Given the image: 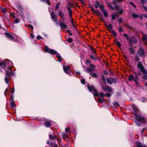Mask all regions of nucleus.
Returning <instances> with one entry per match:
<instances>
[{"label": "nucleus", "instance_id": "19", "mask_svg": "<svg viewBox=\"0 0 147 147\" xmlns=\"http://www.w3.org/2000/svg\"><path fill=\"white\" fill-rule=\"evenodd\" d=\"M110 79L112 83L116 84L117 83V78H114L113 77H110Z\"/></svg>", "mask_w": 147, "mask_h": 147}, {"label": "nucleus", "instance_id": "21", "mask_svg": "<svg viewBox=\"0 0 147 147\" xmlns=\"http://www.w3.org/2000/svg\"><path fill=\"white\" fill-rule=\"evenodd\" d=\"M96 3L97 5H98L99 6V7L101 11H102L103 10H105V9H104V6L102 5H100L99 2L98 1H96Z\"/></svg>", "mask_w": 147, "mask_h": 147}, {"label": "nucleus", "instance_id": "20", "mask_svg": "<svg viewBox=\"0 0 147 147\" xmlns=\"http://www.w3.org/2000/svg\"><path fill=\"white\" fill-rule=\"evenodd\" d=\"M114 42L115 43H116L117 44L118 47L119 48V49H121V44L120 43L119 41H118V40L117 39L116 40H113Z\"/></svg>", "mask_w": 147, "mask_h": 147}, {"label": "nucleus", "instance_id": "42", "mask_svg": "<svg viewBox=\"0 0 147 147\" xmlns=\"http://www.w3.org/2000/svg\"><path fill=\"white\" fill-rule=\"evenodd\" d=\"M107 83L111 85L112 84V82H111V81L110 79V78H108L107 77Z\"/></svg>", "mask_w": 147, "mask_h": 147}, {"label": "nucleus", "instance_id": "40", "mask_svg": "<svg viewBox=\"0 0 147 147\" xmlns=\"http://www.w3.org/2000/svg\"><path fill=\"white\" fill-rule=\"evenodd\" d=\"M99 96L100 97H101L102 98H104V97L106 96V95L105 94H103V93L102 92H100V93L98 94V96Z\"/></svg>", "mask_w": 147, "mask_h": 147}, {"label": "nucleus", "instance_id": "54", "mask_svg": "<svg viewBox=\"0 0 147 147\" xmlns=\"http://www.w3.org/2000/svg\"><path fill=\"white\" fill-rule=\"evenodd\" d=\"M81 83L83 84H84L86 82V81L84 78H82L81 80Z\"/></svg>", "mask_w": 147, "mask_h": 147}, {"label": "nucleus", "instance_id": "49", "mask_svg": "<svg viewBox=\"0 0 147 147\" xmlns=\"http://www.w3.org/2000/svg\"><path fill=\"white\" fill-rule=\"evenodd\" d=\"M65 131L66 133H69L70 132V129L68 127H66L65 128Z\"/></svg>", "mask_w": 147, "mask_h": 147}, {"label": "nucleus", "instance_id": "53", "mask_svg": "<svg viewBox=\"0 0 147 147\" xmlns=\"http://www.w3.org/2000/svg\"><path fill=\"white\" fill-rule=\"evenodd\" d=\"M10 91L11 94H13L15 92L14 89L11 88H10Z\"/></svg>", "mask_w": 147, "mask_h": 147}, {"label": "nucleus", "instance_id": "3", "mask_svg": "<svg viewBox=\"0 0 147 147\" xmlns=\"http://www.w3.org/2000/svg\"><path fill=\"white\" fill-rule=\"evenodd\" d=\"M136 120L135 122L136 124L138 126H140L141 125V123H146V120L144 117H142V116L140 117L135 119Z\"/></svg>", "mask_w": 147, "mask_h": 147}, {"label": "nucleus", "instance_id": "11", "mask_svg": "<svg viewBox=\"0 0 147 147\" xmlns=\"http://www.w3.org/2000/svg\"><path fill=\"white\" fill-rule=\"evenodd\" d=\"M63 68L64 72L66 74L69 75L70 76H71V74L70 71V68L69 66H65L64 65H63Z\"/></svg>", "mask_w": 147, "mask_h": 147}, {"label": "nucleus", "instance_id": "4", "mask_svg": "<svg viewBox=\"0 0 147 147\" xmlns=\"http://www.w3.org/2000/svg\"><path fill=\"white\" fill-rule=\"evenodd\" d=\"M88 6L91 9L93 12L94 13H97L98 14V16L100 17V20L105 23V22L104 21L103 19L102 18V15L101 14V13H100L98 11H95L94 9V8L92 7L91 5H89Z\"/></svg>", "mask_w": 147, "mask_h": 147}, {"label": "nucleus", "instance_id": "31", "mask_svg": "<svg viewBox=\"0 0 147 147\" xmlns=\"http://www.w3.org/2000/svg\"><path fill=\"white\" fill-rule=\"evenodd\" d=\"M62 136L63 139L67 138V140H68V134H67L64 133L62 135Z\"/></svg>", "mask_w": 147, "mask_h": 147}, {"label": "nucleus", "instance_id": "61", "mask_svg": "<svg viewBox=\"0 0 147 147\" xmlns=\"http://www.w3.org/2000/svg\"><path fill=\"white\" fill-rule=\"evenodd\" d=\"M123 28L121 26L119 27V32H122L123 31Z\"/></svg>", "mask_w": 147, "mask_h": 147}, {"label": "nucleus", "instance_id": "24", "mask_svg": "<svg viewBox=\"0 0 147 147\" xmlns=\"http://www.w3.org/2000/svg\"><path fill=\"white\" fill-rule=\"evenodd\" d=\"M136 145L137 147H144L142 144L139 142H136Z\"/></svg>", "mask_w": 147, "mask_h": 147}, {"label": "nucleus", "instance_id": "28", "mask_svg": "<svg viewBox=\"0 0 147 147\" xmlns=\"http://www.w3.org/2000/svg\"><path fill=\"white\" fill-rule=\"evenodd\" d=\"M107 5L109 8L112 10H114V8L112 6V5L109 2L107 4Z\"/></svg>", "mask_w": 147, "mask_h": 147}, {"label": "nucleus", "instance_id": "36", "mask_svg": "<svg viewBox=\"0 0 147 147\" xmlns=\"http://www.w3.org/2000/svg\"><path fill=\"white\" fill-rule=\"evenodd\" d=\"M102 82L105 84L106 85V80L105 78V76L104 75H102Z\"/></svg>", "mask_w": 147, "mask_h": 147}, {"label": "nucleus", "instance_id": "8", "mask_svg": "<svg viewBox=\"0 0 147 147\" xmlns=\"http://www.w3.org/2000/svg\"><path fill=\"white\" fill-rule=\"evenodd\" d=\"M104 25L107 28L109 32L112 34L115 37L117 36V34L115 30H113L112 31H111V30H112L113 28V26L111 24H109L108 26L107 24L105 23Z\"/></svg>", "mask_w": 147, "mask_h": 147}, {"label": "nucleus", "instance_id": "60", "mask_svg": "<svg viewBox=\"0 0 147 147\" xmlns=\"http://www.w3.org/2000/svg\"><path fill=\"white\" fill-rule=\"evenodd\" d=\"M98 100L100 103H102V99L100 97L98 98Z\"/></svg>", "mask_w": 147, "mask_h": 147}, {"label": "nucleus", "instance_id": "39", "mask_svg": "<svg viewBox=\"0 0 147 147\" xmlns=\"http://www.w3.org/2000/svg\"><path fill=\"white\" fill-rule=\"evenodd\" d=\"M132 17L134 18H138L139 16L136 13H134L132 14Z\"/></svg>", "mask_w": 147, "mask_h": 147}, {"label": "nucleus", "instance_id": "46", "mask_svg": "<svg viewBox=\"0 0 147 147\" xmlns=\"http://www.w3.org/2000/svg\"><path fill=\"white\" fill-rule=\"evenodd\" d=\"M141 99L142 102L143 103L145 102L147 100L146 98L145 97L142 98Z\"/></svg>", "mask_w": 147, "mask_h": 147}, {"label": "nucleus", "instance_id": "15", "mask_svg": "<svg viewBox=\"0 0 147 147\" xmlns=\"http://www.w3.org/2000/svg\"><path fill=\"white\" fill-rule=\"evenodd\" d=\"M58 13L59 16L63 20H64L65 16L62 11H58Z\"/></svg>", "mask_w": 147, "mask_h": 147}, {"label": "nucleus", "instance_id": "51", "mask_svg": "<svg viewBox=\"0 0 147 147\" xmlns=\"http://www.w3.org/2000/svg\"><path fill=\"white\" fill-rule=\"evenodd\" d=\"M67 41L69 42L72 43L73 42V40L71 38H68Z\"/></svg>", "mask_w": 147, "mask_h": 147}, {"label": "nucleus", "instance_id": "33", "mask_svg": "<svg viewBox=\"0 0 147 147\" xmlns=\"http://www.w3.org/2000/svg\"><path fill=\"white\" fill-rule=\"evenodd\" d=\"M137 111H135L134 113H133L134 114V115L135 117V119L141 117L142 116L141 115H138L137 114Z\"/></svg>", "mask_w": 147, "mask_h": 147}, {"label": "nucleus", "instance_id": "62", "mask_svg": "<svg viewBox=\"0 0 147 147\" xmlns=\"http://www.w3.org/2000/svg\"><path fill=\"white\" fill-rule=\"evenodd\" d=\"M36 38L38 40H40L42 39V37L40 35H38L36 37Z\"/></svg>", "mask_w": 147, "mask_h": 147}, {"label": "nucleus", "instance_id": "50", "mask_svg": "<svg viewBox=\"0 0 147 147\" xmlns=\"http://www.w3.org/2000/svg\"><path fill=\"white\" fill-rule=\"evenodd\" d=\"M112 4L113 5L115 6L118 4L117 1L115 0L113 1H112Z\"/></svg>", "mask_w": 147, "mask_h": 147}, {"label": "nucleus", "instance_id": "23", "mask_svg": "<svg viewBox=\"0 0 147 147\" xmlns=\"http://www.w3.org/2000/svg\"><path fill=\"white\" fill-rule=\"evenodd\" d=\"M45 124L46 125L47 127H50L51 125V122L48 121H46Z\"/></svg>", "mask_w": 147, "mask_h": 147}, {"label": "nucleus", "instance_id": "9", "mask_svg": "<svg viewBox=\"0 0 147 147\" xmlns=\"http://www.w3.org/2000/svg\"><path fill=\"white\" fill-rule=\"evenodd\" d=\"M128 80L129 81L133 80L135 83H138L139 80L138 76H134L132 74H131L129 76Z\"/></svg>", "mask_w": 147, "mask_h": 147}, {"label": "nucleus", "instance_id": "5", "mask_svg": "<svg viewBox=\"0 0 147 147\" xmlns=\"http://www.w3.org/2000/svg\"><path fill=\"white\" fill-rule=\"evenodd\" d=\"M137 67L140 69L143 74H147V71L145 69L144 66L141 62H138Z\"/></svg>", "mask_w": 147, "mask_h": 147}, {"label": "nucleus", "instance_id": "2", "mask_svg": "<svg viewBox=\"0 0 147 147\" xmlns=\"http://www.w3.org/2000/svg\"><path fill=\"white\" fill-rule=\"evenodd\" d=\"M87 87L89 91L93 94L94 97L98 96V92L97 90L95 88L93 85L90 86L89 84L87 86Z\"/></svg>", "mask_w": 147, "mask_h": 147}, {"label": "nucleus", "instance_id": "56", "mask_svg": "<svg viewBox=\"0 0 147 147\" xmlns=\"http://www.w3.org/2000/svg\"><path fill=\"white\" fill-rule=\"evenodd\" d=\"M124 10L123 9H120L119 10L118 13L119 14L121 15L123 12Z\"/></svg>", "mask_w": 147, "mask_h": 147}, {"label": "nucleus", "instance_id": "26", "mask_svg": "<svg viewBox=\"0 0 147 147\" xmlns=\"http://www.w3.org/2000/svg\"><path fill=\"white\" fill-rule=\"evenodd\" d=\"M88 56L92 60H93L94 61H96L98 60L97 58L94 57V56H93L92 54H89Z\"/></svg>", "mask_w": 147, "mask_h": 147}, {"label": "nucleus", "instance_id": "30", "mask_svg": "<svg viewBox=\"0 0 147 147\" xmlns=\"http://www.w3.org/2000/svg\"><path fill=\"white\" fill-rule=\"evenodd\" d=\"M86 71L87 73L90 72L91 73V72H92L94 71V69L90 67L86 68Z\"/></svg>", "mask_w": 147, "mask_h": 147}, {"label": "nucleus", "instance_id": "6", "mask_svg": "<svg viewBox=\"0 0 147 147\" xmlns=\"http://www.w3.org/2000/svg\"><path fill=\"white\" fill-rule=\"evenodd\" d=\"M51 19L54 22H56L58 19V15L57 12L53 10L50 12Z\"/></svg>", "mask_w": 147, "mask_h": 147}, {"label": "nucleus", "instance_id": "16", "mask_svg": "<svg viewBox=\"0 0 147 147\" xmlns=\"http://www.w3.org/2000/svg\"><path fill=\"white\" fill-rule=\"evenodd\" d=\"M142 35H143V38L142 39V40L143 41H145L146 43V45H147V34L143 33Z\"/></svg>", "mask_w": 147, "mask_h": 147}, {"label": "nucleus", "instance_id": "52", "mask_svg": "<svg viewBox=\"0 0 147 147\" xmlns=\"http://www.w3.org/2000/svg\"><path fill=\"white\" fill-rule=\"evenodd\" d=\"M114 9H115L116 10H118L120 8L118 4L117 5H115L114 7Z\"/></svg>", "mask_w": 147, "mask_h": 147}, {"label": "nucleus", "instance_id": "17", "mask_svg": "<svg viewBox=\"0 0 147 147\" xmlns=\"http://www.w3.org/2000/svg\"><path fill=\"white\" fill-rule=\"evenodd\" d=\"M59 25L62 29L67 28V25L65 24L63 22L61 21L60 22Z\"/></svg>", "mask_w": 147, "mask_h": 147}, {"label": "nucleus", "instance_id": "1", "mask_svg": "<svg viewBox=\"0 0 147 147\" xmlns=\"http://www.w3.org/2000/svg\"><path fill=\"white\" fill-rule=\"evenodd\" d=\"M44 51L46 53H49L52 55L56 54V57L58 59V61L61 62V57L60 56L59 54L57 51L51 49L47 46H45Z\"/></svg>", "mask_w": 147, "mask_h": 147}, {"label": "nucleus", "instance_id": "37", "mask_svg": "<svg viewBox=\"0 0 147 147\" xmlns=\"http://www.w3.org/2000/svg\"><path fill=\"white\" fill-rule=\"evenodd\" d=\"M9 78L8 77H7V76H5L4 80L5 82L7 84H8L9 83Z\"/></svg>", "mask_w": 147, "mask_h": 147}, {"label": "nucleus", "instance_id": "55", "mask_svg": "<svg viewBox=\"0 0 147 147\" xmlns=\"http://www.w3.org/2000/svg\"><path fill=\"white\" fill-rule=\"evenodd\" d=\"M113 105L117 107H119V105L118 103V102H115L113 103Z\"/></svg>", "mask_w": 147, "mask_h": 147}, {"label": "nucleus", "instance_id": "25", "mask_svg": "<svg viewBox=\"0 0 147 147\" xmlns=\"http://www.w3.org/2000/svg\"><path fill=\"white\" fill-rule=\"evenodd\" d=\"M129 52L131 54H134V53L135 51L133 47L129 48Z\"/></svg>", "mask_w": 147, "mask_h": 147}, {"label": "nucleus", "instance_id": "12", "mask_svg": "<svg viewBox=\"0 0 147 147\" xmlns=\"http://www.w3.org/2000/svg\"><path fill=\"white\" fill-rule=\"evenodd\" d=\"M102 89L105 91H108L110 92H113V90L111 88L109 87L108 85L107 86H102Z\"/></svg>", "mask_w": 147, "mask_h": 147}, {"label": "nucleus", "instance_id": "27", "mask_svg": "<svg viewBox=\"0 0 147 147\" xmlns=\"http://www.w3.org/2000/svg\"><path fill=\"white\" fill-rule=\"evenodd\" d=\"M90 75L94 78H96L98 77L97 75L94 72H91L90 74Z\"/></svg>", "mask_w": 147, "mask_h": 147}, {"label": "nucleus", "instance_id": "18", "mask_svg": "<svg viewBox=\"0 0 147 147\" xmlns=\"http://www.w3.org/2000/svg\"><path fill=\"white\" fill-rule=\"evenodd\" d=\"M72 15L71 16H69V18L71 22V24L73 26V28H75L76 26L75 24L74 23V19L72 18Z\"/></svg>", "mask_w": 147, "mask_h": 147}, {"label": "nucleus", "instance_id": "35", "mask_svg": "<svg viewBox=\"0 0 147 147\" xmlns=\"http://www.w3.org/2000/svg\"><path fill=\"white\" fill-rule=\"evenodd\" d=\"M49 138L52 140H55L56 137L55 136H53L52 134H50L49 135Z\"/></svg>", "mask_w": 147, "mask_h": 147}, {"label": "nucleus", "instance_id": "38", "mask_svg": "<svg viewBox=\"0 0 147 147\" xmlns=\"http://www.w3.org/2000/svg\"><path fill=\"white\" fill-rule=\"evenodd\" d=\"M133 72L135 76H140L141 75V73L140 71H138L137 72L134 71Z\"/></svg>", "mask_w": 147, "mask_h": 147}, {"label": "nucleus", "instance_id": "64", "mask_svg": "<svg viewBox=\"0 0 147 147\" xmlns=\"http://www.w3.org/2000/svg\"><path fill=\"white\" fill-rule=\"evenodd\" d=\"M142 78L144 79L147 80V75H144V76H143Z\"/></svg>", "mask_w": 147, "mask_h": 147}, {"label": "nucleus", "instance_id": "7", "mask_svg": "<svg viewBox=\"0 0 147 147\" xmlns=\"http://www.w3.org/2000/svg\"><path fill=\"white\" fill-rule=\"evenodd\" d=\"M128 44L130 45H131L132 44H136L138 42V40L137 38L134 36L131 35L128 40Z\"/></svg>", "mask_w": 147, "mask_h": 147}, {"label": "nucleus", "instance_id": "59", "mask_svg": "<svg viewBox=\"0 0 147 147\" xmlns=\"http://www.w3.org/2000/svg\"><path fill=\"white\" fill-rule=\"evenodd\" d=\"M118 21L119 23V24H121L122 23V22L123 21V19L122 18H120L119 19Z\"/></svg>", "mask_w": 147, "mask_h": 147}, {"label": "nucleus", "instance_id": "13", "mask_svg": "<svg viewBox=\"0 0 147 147\" xmlns=\"http://www.w3.org/2000/svg\"><path fill=\"white\" fill-rule=\"evenodd\" d=\"M7 63H9V64L10 65H11L12 64V62L9 59L6 60L5 61H3V68L5 70L7 68Z\"/></svg>", "mask_w": 147, "mask_h": 147}, {"label": "nucleus", "instance_id": "63", "mask_svg": "<svg viewBox=\"0 0 147 147\" xmlns=\"http://www.w3.org/2000/svg\"><path fill=\"white\" fill-rule=\"evenodd\" d=\"M111 19H112V20H115V15L114 14L112 15H111Z\"/></svg>", "mask_w": 147, "mask_h": 147}, {"label": "nucleus", "instance_id": "48", "mask_svg": "<svg viewBox=\"0 0 147 147\" xmlns=\"http://www.w3.org/2000/svg\"><path fill=\"white\" fill-rule=\"evenodd\" d=\"M5 71H6L5 75V76H7V77H8L10 76V72L9 71L5 69Z\"/></svg>", "mask_w": 147, "mask_h": 147}, {"label": "nucleus", "instance_id": "47", "mask_svg": "<svg viewBox=\"0 0 147 147\" xmlns=\"http://www.w3.org/2000/svg\"><path fill=\"white\" fill-rule=\"evenodd\" d=\"M123 35L124 36L126 37V39L128 41L129 40L130 38L128 36L127 34H124Z\"/></svg>", "mask_w": 147, "mask_h": 147}, {"label": "nucleus", "instance_id": "34", "mask_svg": "<svg viewBox=\"0 0 147 147\" xmlns=\"http://www.w3.org/2000/svg\"><path fill=\"white\" fill-rule=\"evenodd\" d=\"M124 25L127 27L130 30H132L133 28V27L132 26H130L128 24H124Z\"/></svg>", "mask_w": 147, "mask_h": 147}, {"label": "nucleus", "instance_id": "22", "mask_svg": "<svg viewBox=\"0 0 147 147\" xmlns=\"http://www.w3.org/2000/svg\"><path fill=\"white\" fill-rule=\"evenodd\" d=\"M102 12L103 15L105 17H108V13L106 9L102 10Z\"/></svg>", "mask_w": 147, "mask_h": 147}, {"label": "nucleus", "instance_id": "44", "mask_svg": "<svg viewBox=\"0 0 147 147\" xmlns=\"http://www.w3.org/2000/svg\"><path fill=\"white\" fill-rule=\"evenodd\" d=\"M9 100L10 102L14 101L13 94H11L9 98Z\"/></svg>", "mask_w": 147, "mask_h": 147}, {"label": "nucleus", "instance_id": "57", "mask_svg": "<svg viewBox=\"0 0 147 147\" xmlns=\"http://www.w3.org/2000/svg\"><path fill=\"white\" fill-rule=\"evenodd\" d=\"M68 4L69 5L71 6V8H74L75 7L74 5L73 4L71 3V2H68Z\"/></svg>", "mask_w": 147, "mask_h": 147}, {"label": "nucleus", "instance_id": "43", "mask_svg": "<svg viewBox=\"0 0 147 147\" xmlns=\"http://www.w3.org/2000/svg\"><path fill=\"white\" fill-rule=\"evenodd\" d=\"M135 61L136 62H138H138H140V61H139V60L140 59L139 56H136L135 57Z\"/></svg>", "mask_w": 147, "mask_h": 147}, {"label": "nucleus", "instance_id": "14", "mask_svg": "<svg viewBox=\"0 0 147 147\" xmlns=\"http://www.w3.org/2000/svg\"><path fill=\"white\" fill-rule=\"evenodd\" d=\"M5 34L8 39L11 40H13L14 39L13 37L9 33L5 32Z\"/></svg>", "mask_w": 147, "mask_h": 147}, {"label": "nucleus", "instance_id": "58", "mask_svg": "<svg viewBox=\"0 0 147 147\" xmlns=\"http://www.w3.org/2000/svg\"><path fill=\"white\" fill-rule=\"evenodd\" d=\"M106 95V96L107 97H109V98L110 96H111V94L109 93H108V92H107L106 93V94H105Z\"/></svg>", "mask_w": 147, "mask_h": 147}, {"label": "nucleus", "instance_id": "29", "mask_svg": "<svg viewBox=\"0 0 147 147\" xmlns=\"http://www.w3.org/2000/svg\"><path fill=\"white\" fill-rule=\"evenodd\" d=\"M17 8L18 10L22 12L23 11V7L20 5L18 4L17 5Z\"/></svg>", "mask_w": 147, "mask_h": 147}, {"label": "nucleus", "instance_id": "45", "mask_svg": "<svg viewBox=\"0 0 147 147\" xmlns=\"http://www.w3.org/2000/svg\"><path fill=\"white\" fill-rule=\"evenodd\" d=\"M10 105L12 107H14L16 106V105L14 101L11 102Z\"/></svg>", "mask_w": 147, "mask_h": 147}, {"label": "nucleus", "instance_id": "32", "mask_svg": "<svg viewBox=\"0 0 147 147\" xmlns=\"http://www.w3.org/2000/svg\"><path fill=\"white\" fill-rule=\"evenodd\" d=\"M67 9L69 13V16L72 15V10L69 7H67Z\"/></svg>", "mask_w": 147, "mask_h": 147}, {"label": "nucleus", "instance_id": "41", "mask_svg": "<svg viewBox=\"0 0 147 147\" xmlns=\"http://www.w3.org/2000/svg\"><path fill=\"white\" fill-rule=\"evenodd\" d=\"M47 144L50 145L51 146H53L54 145V144L53 142H50L49 140H48L46 142Z\"/></svg>", "mask_w": 147, "mask_h": 147}, {"label": "nucleus", "instance_id": "10", "mask_svg": "<svg viewBox=\"0 0 147 147\" xmlns=\"http://www.w3.org/2000/svg\"><path fill=\"white\" fill-rule=\"evenodd\" d=\"M137 53L139 56L142 57H144L146 56L145 51L144 49L140 48L138 49Z\"/></svg>", "mask_w": 147, "mask_h": 147}]
</instances>
